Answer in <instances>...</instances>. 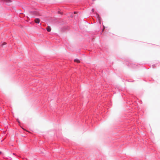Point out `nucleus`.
<instances>
[{
  "label": "nucleus",
  "mask_w": 160,
  "mask_h": 160,
  "mask_svg": "<svg viewBox=\"0 0 160 160\" xmlns=\"http://www.w3.org/2000/svg\"><path fill=\"white\" fill-rule=\"evenodd\" d=\"M31 14L33 15H35L36 16H41L40 13L38 11H33L31 12H30Z\"/></svg>",
  "instance_id": "nucleus-1"
},
{
  "label": "nucleus",
  "mask_w": 160,
  "mask_h": 160,
  "mask_svg": "<svg viewBox=\"0 0 160 160\" xmlns=\"http://www.w3.org/2000/svg\"><path fill=\"white\" fill-rule=\"evenodd\" d=\"M34 21L35 23H39L40 22V20L39 18H37L35 19Z\"/></svg>",
  "instance_id": "nucleus-2"
},
{
  "label": "nucleus",
  "mask_w": 160,
  "mask_h": 160,
  "mask_svg": "<svg viewBox=\"0 0 160 160\" xmlns=\"http://www.w3.org/2000/svg\"><path fill=\"white\" fill-rule=\"evenodd\" d=\"M74 61L78 63H79L80 62V61L79 60L77 59H74Z\"/></svg>",
  "instance_id": "nucleus-3"
},
{
  "label": "nucleus",
  "mask_w": 160,
  "mask_h": 160,
  "mask_svg": "<svg viewBox=\"0 0 160 160\" xmlns=\"http://www.w3.org/2000/svg\"><path fill=\"white\" fill-rule=\"evenodd\" d=\"M47 30L48 31V32H50L51 31V28L50 27V26H48L47 28Z\"/></svg>",
  "instance_id": "nucleus-4"
},
{
  "label": "nucleus",
  "mask_w": 160,
  "mask_h": 160,
  "mask_svg": "<svg viewBox=\"0 0 160 160\" xmlns=\"http://www.w3.org/2000/svg\"><path fill=\"white\" fill-rule=\"evenodd\" d=\"M97 17L98 19L100 21V17H99V15L98 14H97Z\"/></svg>",
  "instance_id": "nucleus-5"
},
{
  "label": "nucleus",
  "mask_w": 160,
  "mask_h": 160,
  "mask_svg": "<svg viewBox=\"0 0 160 160\" xmlns=\"http://www.w3.org/2000/svg\"><path fill=\"white\" fill-rule=\"evenodd\" d=\"M6 44V42H3V44H2V45H5V44Z\"/></svg>",
  "instance_id": "nucleus-6"
},
{
  "label": "nucleus",
  "mask_w": 160,
  "mask_h": 160,
  "mask_svg": "<svg viewBox=\"0 0 160 160\" xmlns=\"http://www.w3.org/2000/svg\"><path fill=\"white\" fill-rule=\"evenodd\" d=\"M92 12H94V9H92Z\"/></svg>",
  "instance_id": "nucleus-7"
},
{
  "label": "nucleus",
  "mask_w": 160,
  "mask_h": 160,
  "mask_svg": "<svg viewBox=\"0 0 160 160\" xmlns=\"http://www.w3.org/2000/svg\"><path fill=\"white\" fill-rule=\"evenodd\" d=\"M76 13V12H74V14H75V13Z\"/></svg>",
  "instance_id": "nucleus-8"
}]
</instances>
